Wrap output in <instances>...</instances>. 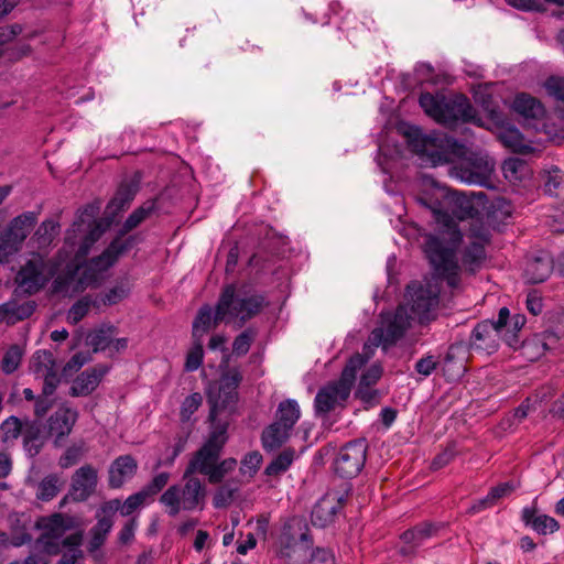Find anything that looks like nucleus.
<instances>
[{"instance_id":"nucleus-6","label":"nucleus","mask_w":564,"mask_h":564,"mask_svg":"<svg viewBox=\"0 0 564 564\" xmlns=\"http://www.w3.org/2000/svg\"><path fill=\"white\" fill-rule=\"evenodd\" d=\"M76 525L75 518L66 513L55 512L37 518L34 527L41 534L35 541V547L46 549L48 553H59L61 546L78 547L83 541L82 532L68 534L59 542L64 534Z\"/></svg>"},{"instance_id":"nucleus-33","label":"nucleus","mask_w":564,"mask_h":564,"mask_svg":"<svg viewBox=\"0 0 564 564\" xmlns=\"http://www.w3.org/2000/svg\"><path fill=\"white\" fill-rule=\"evenodd\" d=\"M290 436V431L278 422L269 425L261 435L262 446L265 451L279 448Z\"/></svg>"},{"instance_id":"nucleus-25","label":"nucleus","mask_w":564,"mask_h":564,"mask_svg":"<svg viewBox=\"0 0 564 564\" xmlns=\"http://www.w3.org/2000/svg\"><path fill=\"white\" fill-rule=\"evenodd\" d=\"M344 507L343 497L326 494L314 506L311 514L312 523L319 528H325L335 521L337 513Z\"/></svg>"},{"instance_id":"nucleus-5","label":"nucleus","mask_w":564,"mask_h":564,"mask_svg":"<svg viewBox=\"0 0 564 564\" xmlns=\"http://www.w3.org/2000/svg\"><path fill=\"white\" fill-rule=\"evenodd\" d=\"M312 546L306 522L296 517L284 522L274 543L276 556L286 564H306L312 560Z\"/></svg>"},{"instance_id":"nucleus-36","label":"nucleus","mask_w":564,"mask_h":564,"mask_svg":"<svg viewBox=\"0 0 564 564\" xmlns=\"http://www.w3.org/2000/svg\"><path fill=\"white\" fill-rule=\"evenodd\" d=\"M499 139L505 147L516 153L525 154L532 150V148L525 143L524 137L517 128H506L500 132Z\"/></svg>"},{"instance_id":"nucleus-50","label":"nucleus","mask_w":564,"mask_h":564,"mask_svg":"<svg viewBox=\"0 0 564 564\" xmlns=\"http://www.w3.org/2000/svg\"><path fill=\"white\" fill-rule=\"evenodd\" d=\"M22 359V350L18 345H12L6 351L2 362L1 369L4 373L10 375L14 372L20 366Z\"/></svg>"},{"instance_id":"nucleus-19","label":"nucleus","mask_w":564,"mask_h":564,"mask_svg":"<svg viewBox=\"0 0 564 564\" xmlns=\"http://www.w3.org/2000/svg\"><path fill=\"white\" fill-rule=\"evenodd\" d=\"M444 528L445 523L433 521H422L409 528L400 535L403 545L399 549V554L403 557H414L419 547L437 536Z\"/></svg>"},{"instance_id":"nucleus-35","label":"nucleus","mask_w":564,"mask_h":564,"mask_svg":"<svg viewBox=\"0 0 564 564\" xmlns=\"http://www.w3.org/2000/svg\"><path fill=\"white\" fill-rule=\"evenodd\" d=\"M301 415L300 406L295 400H285L279 404L276 421L290 432Z\"/></svg>"},{"instance_id":"nucleus-62","label":"nucleus","mask_w":564,"mask_h":564,"mask_svg":"<svg viewBox=\"0 0 564 564\" xmlns=\"http://www.w3.org/2000/svg\"><path fill=\"white\" fill-rule=\"evenodd\" d=\"M262 463V455L258 452L248 453L241 460V470L243 473L254 474Z\"/></svg>"},{"instance_id":"nucleus-1","label":"nucleus","mask_w":564,"mask_h":564,"mask_svg":"<svg viewBox=\"0 0 564 564\" xmlns=\"http://www.w3.org/2000/svg\"><path fill=\"white\" fill-rule=\"evenodd\" d=\"M416 152L432 165L453 163L449 173L467 184L486 186L495 170L487 155L471 152L464 143L444 132H432L415 140Z\"/></svg>"},{"instance_id":"nucleus-56","label":"nucleus","mask_w":564,"mask_h":564,"mask_svg":"<svg viewBox=\"0 0 564 564\" xmlns=\"http://www.w3.org/2000/svg\"><path fill=\"white\" fill-rule=\"evenodd\" d=\"M236 488H231L228 484L221 485L215 492L213 503L215 508H226L234 500Z\"/></svg>"},{"instance_id":"nucleus-14","label":"nucleus","mask_w":564,"mask_h":564,"mask_svg":"<svg viewBox=\"0 0 564 564\" xmlns=\"http://www.w3.org/2000/svg\"><path fill=\"white\" fill-rule=\"evenodd\" d=\"M226 441V427L212 432L207 441L189 460L185 469V476H194L195 473L206 476L208 470L219 460Z\"/></svg>"},{"instance_id":"nucleus-43","label":"nucleus","mask_w":564,"mask_h":564,"mask_svg":"<svg viewBox=\"0 0 564 564\" xmlns=\"http://www.w3.org/2000/svg\"><path fill=\"white\" fill-rule=\"evenodd\" d=\"M236 466L237 460L235 458H226L221 462L218 460L206 475L208 482L212 485L220 484L226 475L232 471Z\"/></svg>"},{"instance_id":"nucleus-58","label":"nucleus","mask_w":564,"mask_h":564,"mask_svg":"<svg viewBox=\"0 0 564 564\" xmlns=\"http://www.w3.org/2000/svg\"><path fill=\"white\" fill-rule=\"evenodd\" d=\"M558 522L554 518L546 514H540L533 521V530L543 535L555 532L558 530Z\"/></svg>"},{"instance_id":"nucleus-51","label":"nucleus","mask_w":564,"mask_h":564,"mask_svg":"<svg viewBox=\"0 0 564 564\" xmlns=\"http://www.w3.org/2000/svg\"><path fill=\"white\" fill-rule=\"evenodd\" d=\"M48 362L51 364L50 367H46L45 368V372L43 373L44 376V382H43V394H46V395H53L56 388L58 387L59 384V377L56 372V370L54 369V360L51 358V355L48 354Z\"/></svg>"},{"instance_id":"nucleus-49","label":"nucleus","mask_w":564,"mask_h":564,"mask_svg":"<svg viewBox=\"0 0 564 564\" xmlns=\"http://www.w3.org/2000/svg\"><path fill=\"white\" fill-rule=\"evenodd\" d=\"M203 403V397L199 392H194L186 397L180 409V419L183 423L188 422L192 415L199 409Z\"/></svg>"},{"instance_id":"nucleus-45","label":"nucleus","mask_w":564,"mask_h":564,"mask_svg":"<svg viewBox=\"0 0 564 564\" xmlns=\"http://www.w3.org/2000/svg\"><path fill=\"white\" fill-rule=\"evenodd\" d=\"M366 364V358L360 354H355L349 358L344 367L339 379L352 388L357 371Z\"/></svg>"},{"instance_id":"nucleus-46","label":"nucleus","mask_w":564,"mask_h":564,"mask_svg":"<svg viewBox=\"0 0 564 564\" xmlns=\"http://www.w3.org/2000/svg\"><path fill=\"white\" fill-rule=\"evenodd\" d=\"M59 491L58 478L56 475H48L39 484L36 498L42 501H50L57 496Z\"/></svg>"},{"instance_id":"nucleus-48","label":"nucleus","mask_w":564,"mask_h":564,"mask_svg":"<svg viewBox=\"0 0 564 564\" xmlns=\"http://www.w3.org/2000/svg\"><path fill=\"white\" fill-rule=\"evenodd\" d=\"M257 336V332L253 328H247L239 334L232 343V352L240 357L245 356L253 343Z\"/></svg>"},{"instance_id":"nucleus-18","label":"nucleus","mask_w":564,"mask_h":564,"mask_svg":"<svg viewBox=\"0 0 564 564\" xmlns=\"http://www.w3.org/2000/svg\"><path fill=\"white\" fill-rule=\"evenodd\" d=\"M367 444L364 440H355L345 444L334 462V469L343 478L356 477L365 466Z\"/></svg>"},{"instance_id":"nucleus-32","label":"nucleus","mask_w":564,"mask_h":564,"mask_svg":"<svg viewBox=\"0 0 564 564\" xmlns=\"http://www.w3.org/2000/svg\"><path fill=\"white\" fill-rule=\"evenodd\" d=\"M156 209V200L151 199L144 202L140 207L134 209L122 225L120 235L118 237L123 238L126 234L137 228L148 217H150Z\"/></svg>"},{"instance_id":"nucleus-15","label":"nucleus","mask_w":564,"mask_h":564,"mask_svg":"<svg viewBox=\"0 0 564 564\" xmlns=\"http://www.w3.org/2000/svg\"><path fill=\"white\" fill-rule=\"evenodd\" d=\"M137 242L135 236L127 238L116 237L110 245L97 257L91 258L85 265L84 278L96 282L100 274L112 267L118 258L130 250Z\"/></svg>"},{"instance_id":"nucleus-29","label":"nucleus","mask_w":564,"mask_h":564,"mask_svg":"<svg viewBox=\"0 0 564 564\" xmlns=\"http://www.w3.org/2000/svg\"><path fill=\"white\" fill-rule=\"evenodd\" d=\"M47 435L39 420L24 422L22 430L23 447L30 457H35L40 454Z\"/></svg>"},{"instance_id":"nucleus-55","label":"nucleus","mask_w":564,"mask_h":564,"mask_svg":"<svg viewBox=\"0 0 564 564\" xmlns=\"http://www.w3.org/2000/svg\"><path fill=\"white\" fill-rule=\"evenodd\" d=\"M170 474L160 473L153 477V479L147 484L141 490L150 499L159 494L169 482Z\"/></svg>"},{"instance_id":"nucleus-13","label":"nucleus","mask_w":564,"mask_h":564,"mask_svg":"<svg viewBox=\"0 0 564 564\" xmlns=\"http://www.w3.org/2000/svg\"><path fill=\"white\" fill-rule=\"evenodd\" d=\"M509 319V310L501 307L498 313L497 321L479 322L473 329L469 338L471 349L495 352L499 347V340L502 338V332Z\"/></svg>"},{"instance_id":"nucleus-22","label":"nucleus","mask_w":564,"mask_h":564,"mask_svg":"<svg viewBox=\"0 0 564 564\" xmlns=\"http://www.w3.org/2000/svg\"><path fill=\"white\" fill-rule=\"evenodd\" d=\"M558 336L553 332H543L533 334L529 338L518 344L516 349L520 350L521 356L528 361L540 359L547 350L554 349L558 343Z\"/></svg>"},{"instance_id":"nucleus-24","label":"nucleus","mask_w":564,"mask_h":564,"mask_svg":"<svg viewBox=\"0 0 564 564\" xmlns=\"http://www.w3.org/2000/svg\"><path fill=\"white\" fill-rule=\"evenodd\" d=\"M77 416L76 411L61 406L48 417L47 434L55 437V446H61V441L70 434Z\"/></svg>"},{"instance_id":"nucleus-2","label":"nucleus","mask_w":564,"mask_h":564,"mask_svg":"<svg viewBox=\"0 0 564 564\" xmlns=\"http://www.w3.org/2000/svg\"><path fill=\"white\" fill-rule=\"evenodd\" d=\"M419 102L429 117L443 126L454 127L458 122H473L481 126L477 110L468 97L463 94L445 96L423 93Z\"/></svg>"},{"instance_id":"nucleus-44","label":"nucleus","mask_w":564,"mask_h":564,"mask_svg":"<svg viewBox=\"0 0 564 564\" xmlns=\"http://www.w3.org/2000/svg\"><path fill=\"white\" fill-rule=\"evenodd\" d=\"M59 225L53 219L44 220L35 231V238L40 247L48 246L58 235Z\"/></svg>"},{"instance_id":"nucleus-17","label":"nucleus","mask_w":564,"mask_h":564,"mask_svg":"<svg viewBox=\"0 0 564 564\" xmlns=\"http://www.w3.org/2000/svg\"><path fill=\"white\" fill-rule=\"evenodd\" d=\"M351 387L340 379L330 381L323 386L314 399L316 416L325 417L337 409H344L350 395Z\"/></svg>"},{"instance_id":"nucleus-16","label":"nucleus","mask_w":564,"mask_h":564,"mask_svg":"<svg viewBox=\"0 0 564 564\" xmlns=\"http://www.w3.org/2000/svg\"><path fill=\"white\" fill-rule=\"evenodd\" d=\"M490 231L481 223H473L466 235V246L462 251V264L470 272H476L486 259V246L490 242Z\"/></svg>"},{"instance_id":"nucleus-53","label":"nucleus","mask_w":564,"mask_h":564,"mask_svg":"<svg viewBox=\"0 0 564 564\" xmlns=\"http://www.w3.org/2000/svg\"><path fill=\"white\" fill-rule=\"evenodd\" d=\"M544 88L549 96L564 102V77L550 76L544 83Z\"/></svg>"},{"instance_id":"nucleus-34","label":"nucleus","mask_w":564,"mask_h":564,"mask_svg":"<svg viewBox=\"0 0 564 564\" xmlns=\"http://www.w3.org/2000/svg\"><path fill=\"white\" fill-rule=\"evenodd\" d=\"M447 198L448 192L445 188H435L432 192L421 194L417 197V202L438 216L445 213L444 200Z\"/></svg>"},{"instance_id":"nucleus-8","label":"nucleus","mask_w":564,"mask_h":564,"mask_svg":"<svg viewBox=\"0 0 564 564\" xmlns=\"http://www.w3.org/2000/svg\"><path fill=\"white\" fill-rule=\"evenodd\" d=\"M99 208L94 205H87L79 210L76 220L67 232L66 240L72 245L78 242L75 259L80 262L87 257L90 248L99 240L104 230L97 220Z\"/></svg>"},{"instance_id":"nucleus-10","label":"nucleus","mask_w":564,"mask_h":564,"mask_svg":"<svg viewBox=\"0 0 564 564\" xmlns=\"http://www.w3.org/2000/svg\"><path fill=\"white\" fill-rule=\"evenodd\" d=\"M55 272V264L36 253L20 268L15 282L24 293L32 295L41 291Z\"/></svg>"},{"instance_id":"nucleus-59","label":"nucleus","mask_w":564,"mask_h":564,"mask_svg":"<svg viewBox=\"0 0 564 564\" xmlns=\"http://www.w3.org/2000/svg\"><path fill=\"white\" fill-rule=\"evenodd\" d=\"M437 366V358L433 355H426L415 362L414 369L419 375L429 377L436 370Z\"/></svg>"},{"instance_id":"nucleus-61","label":"nucleus","mask_w":564,"mask_h":564,"mask_svg":"<svg viewBox=\"0 0 564 564\" xmlns=\"http://www.w3.org/2000/svg\"><path fill=\"white\" fill-rule=\"evenodd\" d=\"M517 488L518 484L513 481H506L492 487L488 495L496 505L500 499L510 496Z\"/></svg>"},{"instance_id":"nucleus-9","label":"nucleus","mask_w":564,"mask_h":564,"mask_svg":"<svg viewBox=\"0 0 564 564\" xmlns=\"http://www.w3.org/2000/svg\"><path fill=\"white\" fill-rule=\"evenodd\" d=\"M411 318L413 317L403 305H399L394 312L382 313L381 326L371 332L369 340L372 345L388 350L405 335L411 326Z\"/></svg>"},{"instance_id":"nucleus-21","label":"nucleus","mask_w":564,"mask_h":564,"mask_svg":"<svg viewBox=\"0 0 564 564\" xmlns=\"http://www.w3.org/2000/svg\"><path fill=\"white\" fill-rule=\"evenodd\" d=\"M98 484L97 469L86 464L78 468L72 476L69 495L73 501H86L96 490Z\"/></svg>"},{"instance_id":"nucleus-30","label":"nucleus","mask_w":564,"mask_h":564,"mask_svg":"<svg viewBox=\"0 0 564 564\" xmlns=\"http://www.w3.org/2000/svg\"><path fill=\"white\" fill-rule=\"evenodd\" d=\"M220 322L227 323V319H217V306L213 313L209 305H203L193 322L192 338L204 340V336Z\"/></svg>"},{"instance_id":"nucleus-39","label":"nucleus","mask_w":564,"mask_h":564,"mask_svg":"<svg viewBox=\"0 0 564 564\" xmlns=\"http://www.w3.org/2000/svg\"><path fill=\"white\" fill-rule=\"evenodd\" d=\"M24 423L14 415L9 416L0 424V443L8 444L17 440L23 430Z\"/></svg>"},{"instance_id":"nucleus-20","label":"nucleus","mask_w":564,"mask_h":564,"mask_svg":"<svg viewBox=\"0 0 564 564\" xmlns=\"http://www.w3.org/2000/svg\"><path fill=\"white\" fill-rule=\"evenodd\" d=\"M120 508L119 499H111L100 506L96 513L97 523L90 529L89 550H99L113 527V517Z\"/></svg>"},{"instance_id":"nucleus-41","label":"nucleus","mask_w":564,"mask_h":564,"mask_svg":"<svg viewBox=\"0 0 564 564\" xmlns=\"http://www.w3.org/2000/svg\"><path fill=\"white\" fill-rule=\"evenodd\" d=\"M294 459V451L293 449H284L281 452L267 467L265 475L268 476H278L282 473L286 471Z\"/></svg>"},{"instance_id":"nucleus-52","label":"nucleus","mask_w":564,"mask_h":564,"mask_svg":"<svg viewBox=\"0 0 564 564\" xmlns=\"http://www.w3.org/2000/svg\"><path fill=\"white\" fill-rule=\"evenodd\" d=\"M149 498L143 494L142 490L129 496L123 503L120 502V513L123 517L130 516L138 508L143 506Z\"/></svg>"},{"instance_id":"nucleus-27","label":"nucleus","mask_w":564,"mask_h":564,"mask_svg":"<svg viewBox=\"0 0 564 564\" xmlns=\"http://www.w3.org/2000/svg\"><path fill=\"white\" fill-rule=\"evenodd\" d=\"M554 269V261L546 251H540L527 260L524 276L529 283L538 284L544 282Z\"/></svg>"},{"instance_id":"nucleus-12","label":"nucleus","mask_w":564,"mask_h":564,"mask_svg":"<svg viewBox=\"0 0 564 564\" xmlns=\"http://www.w3.org/2000/svg\"><path fill=\"white\" fill-rule=\"evenodd\" d=\"M36 221V213L25 212L9 223L0 234V264L8 262L9 258L21 249Z\"/></svg>"},{"instance_id":"nucleus-57","label":"nucleus","mask_w":564,"mask_h":564,"mask_svg":"<svg viewBox=\"0 0 564 564\" xmlns=\"http://www.w3.org/2000/svg\"><path fill=\"white\" fill-rule=\"evenodd\" d=\"M355 397L359 399L367 406H373L379 403L380 394L377 389H373V386H360L355 392Z\"/></svg>"},{"instance_id":"nucleus-28","label":"nucleus","mask_w":564,"mask_h":564,"mask_svg":"<svg viewBox=\"0 0 564 564\" xmlns=\"http://www.w3.org/2000/svg\"><path fill=\"white\" fill-rule=\"evenodd\" d=\"M138 469V463L131 455H121L117 457L109 467L108 485L112 489H118L132 478Z\"/></svg>"},{"instance_id":"nucleus-47","label":"nucleus","mask_w":564,"mask_h":564,"mask_svg":"<svg viewBox=\"0 0 564 564\" xmlns=\"http://www.w3.org/2000/svg\"><path fill=\"white\" fill-rule=\"evenodd\" d=\"M93 302L88 296H84L75 302L67 313V322L76 325L78 324L90 311Z\"/></svg>"},{"instance_id":"nucleus-4","label":"nucleus","mask_w":564,"mask_h":564,"mask_svg":"<svg viewBox=\"0 0 564 564\" xmlns=\"http://www.w3.org/2000/svg\"><path fill=\"white\" fill-rule=\"evenodd\" d=\"M448 234V245L440 237L430 235L425 239L423 249L436 275L445 280L449 288L456 289L460 283V269L456 259V249L463 240V235L456 228H453Z\"/></svg>"},{"instance_id":"nucleus-3","label":"nucleus","mask_w":564,"mask_h":564,"mask_svg":"<svg viewBox=\"0 0 564 564\" xmlns=\"http://www.w3.org/2000/svg\"><path fill=\"white\" fill-rule=\"evenodd\" d=\"M267 305L263 294L227 284L217 302V319H227V323L238 321L239 326H242L259 315Z\"/></svg>"},{"instance_id":"nucleus-42","label":"nucleus","mask_w":564,"mask_h":564,"mask_svg":"<svg viewBox=\"0 0 564 564\" xmlns=\"http://www.w3.org/2000/svg\"><path fill=\"white\" fill-rule=\"evenodd\" d=\"M204 340L193 338L192 347L188 349L186 354V359L184 364V370L187 372L196 371L202 365L204 360Z\"/></svg>"},{"instance_id":"nucleus-26","label":"nucleus","mask_w":564,"mask_h":564,"mask_svg":"<svg viewBox=\"0 0 564 564\" xmlns=\"http://www.w3.org/2000/svg\"><path fill=\"white\" fill-rule=\"evenodd\" d=\"M109 371V367L97 365L83 371L74 380L70 387L73 397H86L90 394L99 386L105 375Z\"/></svg>"},{"instance_id":"nucleus-23","label":"nucleus","mask_w":564,"mask_h":564,"mask_svg":"<svg viewBox=\"0 0 564 564\" xmlns=\"http://www.w3.org/2000/svg\"><path fill=\"white\" fill-rule=\"evenodd\" d=\"M241 381V375L238 371H232L226 375L219 387L218 395L214 400L210 412L209 420L215 421L218 413L223 410L229 409L237 402L238 399V386Z\"/></svg>"},{"instance_id":"nucleus-63","label":"nucleus","mask_w":564,"mask_h":564,"mask_svg":"<svg viewBox=\"0 0 564 564\" xmlns=\"http://www.w3.org/2000/svg\"><path fill=\"white\" fill-rule=\"evenodd\" d=\"M383 369L380 365H371L362 375L360 386H375L382 377Z\"/></svg>"},{"instance_id":"nucleus-31","label":"nucleus","mask_w":564,"mask_h":564,"mask_svg":"<svg viewBox=\"0 0 564 564\" xmlns=\"http://www.w3.org/2000/svg\"><path fill=\"white\" fill-rule=\"evenodd\" d=\"M513 110L524 118L538 119L544 116L542 102L529 94H518L513 100Z\"/></svg>"},{"instance_id":"nucleus-64","label":"nucleus","mask_w":564,"mask_h":564,"mask_svg":"<svg viewBox=\"0 0 564 564\" xmlns=\"http://www.w3.org/2000/svg\"><path fill=\"white\" fill-rule=\"evenodd\" d=\"M128 292L123 286H115L108 290L101 297L104 305H115L127 296Z\"/></svg>"},{"instance_id":"nucleus-54","label":"nucleus","mask_w":564,"mask_h":564,"mask_svg":"<svg viewBox=\"0 0 564 564\" xmlns=\"http://www.w3.org/2000/svg\"><path fill=\"white\" fill-rule=\"evenodd\" d=\"M85 452L84 445L69 446L59 458V466L62 468H69L77 464L83 457Z\"/></svg>"},{"instance_id":"nucleus-11","label":"nucleus","mask_w":564,"mask_h":564,"mask_svg":"<svg viewBox=\"0 0 564 564\" xmlns=\"http://www.w3.org/2000/svg\"><path fill=\"white\" fill-rule=\"evenodd\" d=\"M440 292L438 284L431 281L425 284L413 282L408 285L411 312L413 318H416L420 324H426L436 318Z\"/></svg>"},{"instance_id":"nucleus-7","label":"nucleus","mask_w":564,"mask_h":564,"mask_svg":"<svg viewBox=\"0 0 564 564\" xmlns=\"http://www.w3.org/2000/svg\"><path fill=\"white\" fill-rule=\"evenodd\" d=\"M184 484L169 487L160 497V502L167 508L171 517L183 511L203 509L206 498V488L202 480L195 476L183 475Z\"/></svg>"},{"instance_id":"nucleus-37","label":"nucleus","mask_w":564,"mask_h":564,"mask_svg":"<svg viewBox=\"0 0 564 564\" xmlns=\"http://www.w3.org/2000/svg\"><path fill=\"white\" fill-rule=\"evenodd\" d=\"M137 189L131 184H121L115 196L108 204V208L115 213L122 212L128 208L134 199Z\"/></svg>"},{"instance_id":"nucleus-40","label":"nucleus","mask_w":564,"mask_h":564,"mask_svg":"<svg viewBox=\"0 0 564 564\" xmlns=\"http://www.w3.org/2000/svg\"><path fill=\"white\" fill-rule=\"evenodd\" d=\"M115 328L112 326L101 327L88 335V344L95 352L110 348Z\"/></svg>"},{"instance_id":"nucleus-60","label":"nucleus","mask_w":564,"mask_h":564,"mask_svg":"<svg viewBox=\"0 0 564 564\" xmlns=\"http://www.w3.org/2000/svg\"><path fill=\"white\" fill-rule=\"evenodd\" d=\"M564 182V174L558 167H553L547 172V176L544 183V191L550 195H556V191L560 185Z\"/></svg>"},{"instance_id":"nucleus-38","label":"nucleus","mask_w":564,"mask_h":564,"mask_svg":"<svg viewBox=\"0 0 564 564\" xmlns=\"http://www.w3.org/2000/svg\"><path fill=\"white\" fill-rule=\"evenodd\" d=\"M527 318L522 314H514L512 317L509 316L507 326L502 332V338L508 346L517 348L520 343V335L522 327L524 326Z\"/></svg>"}]
</instances>
